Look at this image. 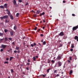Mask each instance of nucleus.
Here are the masks:
<instances>
[{
  "instance_id": "4468645a",
  "label": "nucleus",
  "mask_w": 78,
  "mask_h": 78,
  "mask_svg": "<svg viewBox=\"0 0 78 78\" xmlns=\"http://www.w3.org/2000/svg\"><path fill=\"white\" fill-rule=\"evenodd\" d=\"M20 14H19V13H17L16 15V17H19V16Z\"/></svg>"
},
{
  "instance_id": "c756f323",
  "label": "nucleus",
  "mask_w": 78,
  "mask_h": 78,
  "mask_svg": "<svg viewBox=\"0 0 78 78\" xmlns=\"http://www.w3.org/2000/svg\"><path fill=\"white\" fill-rule=\"evenodd\" d=\"M4 31L5 33H6L7 32H8V30L7 29H5Z\"/></svg>"
},
{
  "instance_id": "dca6fc26",
  "label": "nucleus",
  "mask_w": 78,
  "mask_h": 78,
  "mask_svg": "<svg viewBox=\"0 0 78 78\" xmlns=\"http://www.w3.org/2000/svg\"><path fill=\"white\" fill-rule=\"evenodd\" d=\"M13 29H14V30H16V29H17V26H14V27L13 28Z\"/></svg>"
},
{
  "instance_id": "c9c22d12",
  "label": "nucleus",
  "mask_w": 78,
  "mask_h": 78,
  "mask_svg": "<svg viewBox=\"0 0 78 78\" xmlns=\"http://www.w3.org/2000/svg\"><path fill=\"white\" fill-rule=\"evenodd\" d=\"M9 39L10 41H12V38H9Z\"/></svg>"
},
{
  "instance_id": "7c9ffc66",
  "label": "nucleus",
  "mask_w": 78,
  "mask_h": 78,
  "mask_svg": "<svg viewBox=\"0 0 78 78\" xmlns=\"http://www.w3.org/2000/svg\"><path fill=\"white\" fill-rule=\"evenodd\" d=\"M37 27H35L34 28V30H37Z\"/></svg>"
},
{
  "instance_id": "4be33fe9",
  "label": "nucleus",
  "mask_w": 78,
  "mask_h": 78,
  "mask_svg": "<svg viewBox=\"0 0 78 78\" xmlns=\"http://www.w3.org/2000/svg\"><path fill=\"white\" fill-rule=\"evenodd\" d=\"M51 69L50 68H49V69H48L47 70V72H48V73H49V70H50Z\"/></svg>"
},
{
  "instance_id": "a211bd4d",
  "label": "nucleus",
  "mask_w": 78,
  "mask_h": 78,
  "mask_svg": "<svg viewBox=\"0 0 78 78\" xmlns=\"http://www.w3.org/2000/svg\"><path fill=\"white\" fill-rule=\"evenodd\" d=\"M0 8H2V9H4L5 7H4V6L2 5H1L0 6Z\"/></svg>"
},
{
  "instance_id": "5fc2aeb1",
  "label": "nucleus",
  "mask_w": 78,
  "mask_h": 78,
  "mask_svg": "<svg viewBox=\"0 0 78 78\" xmlns=\"http://www.w3.org/2000/svg\"><path fill=\"white\" fill-rule=\"evenodd\" d=\"M6 60L7 61H8V60H9V58H6Z\"/></svg>"
},
{
  "instance_id": "f3484780",
  "label": "nucleus",
  "mask_w": 78,
  "mask_h": 78,
  "mask_svg": "<svg viewBox=\"0 0 78 78\" xmlns=\"http://www.w3.org/2000/svg\"><path fill=\"white\" fill-rule=\"evenodd\" d=\"M15 50H19V47H16L15 48Z\"/></svg>"
},
{
  "instance_id": "6ab92c4d",
  "label": "nucleus",
  "mask_w": 78,
  "mask_h": 78,
  "mask_svg": "<svg viewBox=\"0 0 78 78\" xmlns=\"http://www.w3.org/2000/svg\"><path fill=\"white\" fill-rule=\"evenodd\" d=\"M12 59H13V57H11L10 58V60L9 61H12Z\"/></svg>"
},
{
  "instance_id": "a18cd8bd",
  "label": "nucleus",
  "mask_w": 78,
  "mask_h": 78,
  "mask_svg": "<svg viewBox=\"0 0 78 78\" xmlns=\"http://www.w3.org/2000/svg\"><path fill=\"white\" fill-rule=\"evenodd\" d=\"M28 5V2H27L25 4V5L26 6H27V5Z\"/></svg>"
},
{
  "instance_id": "39448f33",
  "label": "nucleus",
  "mask_w": 78,
  "mask_h": 78,
  "mask_svg": "<svg viewBox=\"0 0 78 78\" xmlns=\"http://www.w3.org/2000/svg\"><path fill=\"white\" fill-rule=\"evenodd\" d=\"M13 3L14 5V6H15L16 7V0H14L13 1Z\"/></svg>"
},
{
  "instance_id": "423d86ee",
  "label": "nucleus",
  "mask_w": 78,
  "mask_h": 78,
  "mask_svg": "<svg viewBox=\"0 0 78 78\" xmlns=\"http://www.w3.org/2000/svg\"><path fill=\"white\" fill-rule=\"evenodd\" d=\"M4 19H8V15H5L3 16Z\"/></svg>"
},
{
  "instance_id": "58836bf2",
  "label": "nucleus",
  "mask_w": 78,
  "mask_h": 78,
  "mask_svg": "<svg viewBox=\"0 0 78 78\" xmlns=\"http://www.w3.org/2000/svg\"><path fill=\"white\" fill-rule=\"evenodd\" d=\"M41 14L42 15H44L45 14V12H42V13H41Z\"/></svg>"
},
{
  "instance_id": "8fccbe9b",
  "label": "nucleus",
  "mask_w": 78,
  "mask_h": 78,
  "mask_svg": "<svg viewBox=\"0 0 78 78\" xmlns=\"http://www.w3.org/2000/svg\"><path fill=\"white\" fill-rule=\"evenodd\" d=\"M7 14L8 15H9V14H10V12L9 11V12L7 13Z\"/></svg>"
},
{
  "instance_id": "680f3d73",
  "label": "nucleus",
  "mask_w": 78,
  "mask_h": 78,
  "mask_svg": "<svg viewBox=\"0 0 78 78\" xmlns=\"http://www.w3.org/2000/svg\"><path fill=\"white\" fill-rule=\"evenodd\" d=\"M27 70H29V69H28V67L27 68Z\"/></svg>"
},
{
  "instance_id": "338daca9",
  "label": "nucleus",
  "mask_w": 78,
  "mask_h": 78,
  "mask_svg": "<svg viewBox=\"0 0 78 78\" xmlns=\"http://www.w3.org/2000/svg\"><path fill=\"white\" fill-rule=\"evenodd\" d=\"M18 53H20V52H19V51H20L19 50H18Z\"/></svg>"
},
{
  "instance_id": "ddd939ff",
  "label": "nucleus",
  "mask_w": 78,
  "mask_h": 78,
  "mask_svg": "<svg viewBox=\"0 0 78 78\" xmlns=\"http://www.w3.org/2000/svg\"><path fill=\"white\" fill-rule=\"evenodd\" d=\"M78 38V36H75V37H74V39H75V40H76Z\"/></svg>"
},
{
  "instance_id": "2eb2a0df",
  "label": "nucleus",
  "mask_w": 78,
  "mask_h": 78,
  "mask_svg": "<svg viewBox=\"0 0 78 78\" xmlns=\"http://www.w3.org/2000/svg\"><path fill=\"white\" fill-rule=\"evenodd\" d=\"M71 48H74V44H71Z\"/></svg>"
},
{
  "instance_id": "72a5a7b5",
  "label": "nucleus",
  "mask_w": 78,
  "mask_h": 78,
  "mask_svg": "<svg viewBox=\"0 0 78 78\" xmlns=\"http://www.w3.org/2000/svg\"><path fill=\"white\" fill-rule=\"evenodd\" d=\"M4 64H8V62H4Z\"/></svg>"
},
{
  "instance_id": "a19ab883",
  "label": "nucleus",
  "mask_w": 78,
  "mask_h": 78,
  "mask_svg": "<svg viewBox=\"0 0 78 78\" xmlns=\"http://www.w3.org/2000/svg\"><path fill=\"white\" fill-rule=\"evenodd\" d=\"M62 47V45L61 44L59 46V47Z\"/></svg>"
},
{
  "instance_id": "4d7b16f0",
  "label": "nucleus",
  "mask_w": 78,
  "mask_h": 78,
  "mask_svg": "<svg viewBox=\"0 0 78 78\" xmlns=\"http://www.w3.org/2000/svg\"><path fill=\"white\" fill-rule=\"evenodd\" d=\"M57 71V70H55L54 72V73H56V71Z\"/></svg>"
},
{
  "instance_id": "e2e57ef3",
  "label": "nucleus",
  "mask_w": 78,
  "mask_h": 78,
  "mask_svg": "<svg viewBox=\"0 0 78 78\" xmlns=\"http://www.w3.org/2000/svg\"><path fill=\"white\" fill-rule=\"evenodd\" d=\"M43 41H44V40H42L41 41V42H43Z\"/></svg>"
},
{
  "instance_id": "e433bc0d",
  "label": "nucleus",
  "mask_w": 78,
  "mask_h": 78,
  "mask_svg": "<svg viewBox=\"0 0 78 78\" xmlns=\"http://www.w3.org/2000/svg\"><path fill=\"white\" fill-rule=\"evenodd\" d=\"M34 17H37V15L36 14H34Z\"/></svg>"
},
{
  "instance_id": "79ce46f5",
  "label": "nucleus",
  "mask_w": 78,
  "mask_h": 78,
  "mask_svg": "<svg viewBox=\"0 0 78 78\" xmlns=\"http://www.w3.org/2000/svg\"><path fill=\"white\" fill-rule=\"evenodd\" d=\"M40 36L41 37H43L44 35H43V34H41Z\"/></svg>"
},
{
  "instance_id": "aec40b11",
  "label": "nucleus",
  "mask_w": 78,
  "mask_h": 78,
  "mask_svg": "<svg viewBox=\"0 0 78 78\" xmlns=\"http://www.w3.org/2000/svg\"><path fill=\"white\" fill-rule=\"evenodd\" d=\"M50 60L49 59H48V64H49V63H50Z\"/></svg>"
},
{
  "instance_id": "412c9836",
  "label": "nucleus",
  "mask_w": 78,
  "mask_h": 78,
  "mask_svg": "<svg viewBox=\"0 0 78 78\" xmlns=\"http://www.w3.org/2000/svg\"><path fill=\"white\" fill-rule=\"evenodd\" d=\"M73 73V71H72V70H70L69 72V75L72 74V73Z\"/></svg>"
},
{
  "instance_id": "4c0bfd02",
  "label": "nucleus",
  "mask_w": 78,
  "mask_h": 78,
  "mask_svg": "<svg viewBox=\"0 0 78 78\" xmlns=\"http://www.w3.org/2000/svg\"><path fill=\"white\" fill-rule=\"evenodd\" d=\"M12 50V48H10L9 50H8V51H11V50Z\"/></svg>"
},
{
  "instance_id": "20e7f679",
  "label": "nucleus",
  "mask_w": 78,
  "mask_h": 78,
  "mask_svg": "<svg viewBox=\"0 0 78 78\" xmlns=\"http://www.w3.org/2000/svg\"><path fill=\"white\" fill-rule=\"evenodd\" d=\"M56 59L57 60H59V61L60 59H61V56H58Z\"/></svg>"
},
{
  "instance_id": "2f4dec72",
  "label": "nucleus",
  "mask_w": 78,
  "mask_h": 78,
  "mask_svg": "<svg viewBox=\"0 0 78 78\" xmlns=\"http://www.w3.org/2000/svg\"><path fill=\"white\" fill-rule=\"evenodd\" d=\"M3 39H0V42H2V41H3Z\"/></svg>"
},
{
  "instance_id": "052dcab7",
  "label": "nucleus",
  "mask_w": 78,
  "mask_h": 78,
  "mask_svg": "<svg viewBox=\"0 0 78 78\" xmlns=\"http://www.w3.org/2000/svg\"><path fill=\"white\" fill-rule=\"evenodd\" d=\"M43 22L44 23H45V20H43Z\"/></svg>"
},
{
  "instance_id": "a878e982",
  "label": "nucleus",
  "mask_w": 78,
  "mask_h": 78,
  "mask_svg": "<svg viewBox=\"0 0 78 78\" xmlns=\"http://www.w3.org/2000/svg\"><path fill=\"white\" fill-rule=\"evenodd\" d=\"M33 59L34 61H35V60L36 59V57H33Z\"/></svg>"
},
{
  "instance_id": "bb28decb",
  "label": "nucleus",
  "mask_w": 78,
  "mask_h": 78,
  "mask_svg": "<svg viewBox=\"0 0 78 78\" xmlns=\"http://www.w3.org/2000/svg\"><path fill=\"white\" fill-rule=\"evenodd\" d=\"M43 44V45H45V44H46V42H45V41H44Z\"/></svg>"
},
{
  "instance_id": "1a4fd4ad",
  "label": "nucleus",
  "mask_w": 78,
  "mask_h": 78,
  "mask_svg": "<svg viewBox=\"0 0 78 78\" xmlns=\"http://www.w3.org/2000/svg\"><path fill=\"white\" fill-rule=\"evenodd\" d=\"M7 5H8L7 4H4V6L5 8H8V6H7Z\"/></svg>"
},
{
  "instance_id": "774afa93",
  "label": "nucleus",
  "mask_w": 78,
  "mask_h": 78,
  "mask_svg": "<svg viewBox=\"0 0 78 78\" xmlns=\"http://www.w3.org/2000/svg\"><path fill=\"white\" fill-rule=\"evenodd\" d=\"M49 8H50V9H51L52 8L51 7H50Z\"/></svg>"
},
{
  "instance_id": "6e6552de",
  "label": "nucleus",
  "mask_w": 78,
  "mask_h": 78,
  "mask_svg": "<svg viewBox=\"0 0 78 78\" xmlns=\"http://www.w3.org/2000/svg\"><path fill=\"white\" fill-rule=\"evenodd\" d=\"M34 46H35V45H36V44L35 43H34V44H31V46L32 47H33L34 46Z\"/></svg>"
},
{
  "instance_id": "0e129e2a",
  "label": "nucleus",
  "mask_w": 78,
  "mask_h": 78,
  "mask_svg": "<svg viewBox=\"0 0 78 78\" xmlns=\"http://www.w3.org/2000/svg\"><path fill=\"white\" fill-rule=\"evenodd\" d=\"M42 16V14L41 13V14L40 15V16Z\"/></svg>"
},
{
  "instance_id": "9b49d317",
  "label": "nucleus",
  "mask_w": 78,
  "mask_h": 78,
  "mask_svg": "<svg viewBox=\"0 0 78 78\" xmlns=\"http://www.w3.org/2000/svg\"><path fill=\"white\" fill-rule=\"evenodd\" d=\"M40 13V11L39 10H37L36 12V14H39Z\"/></svg>"
},
{
  "instance_id": "b1692460",
  "label": "nucleus",
  "mask_w": 78,
  "mask_h": 78,
  "mask_svg": "<svg viewBox=\"0 0 78 78\" xmlns=\"http://www.w3.org/2000/svg\"><path fill=\"white\" fill-rule=\"evenodd\" d=\"M3 36V34L0 33V36Z\"/></svg>"
},
{
  "instance_id": "f257e3e1",
  "label": "nucleus",
  "mask_w": 78,
  "mask_h": 78,
  "mask_svg": "<svg viewBox=\"0 0 78 78\" xmlns=\"http://www.w3.org/2000/svg\"><path fill=\"white\" fill-rule=\"evenodd\" d=\"M78 28V25L77 26H74L73 27L72 30L73 31H75Z\"/></svg>"
},
{
  "instance_id": "9d476101",
  "label": "nucleus",
  "mask_w": 78,
  "mask_h": 78,
  "mask_svg": "<svg viewBox=\"0 0 78 78\" xmlns=\"http://www.w3.org/2000/svg\"><path fill=\"white\" fill-rule=\"evenodd\" d=\"M10 19H12V20H13V19H14V18L13 17V16L12 15H11L10 16Z\"/></svg>"
},
{
  "instance_id": "f03ea898",
  "label": "nucleus",
  "mask_w": 78,
  "mask_h": 78,
  "mask_svg": "<svg viewBox=\"0 0 78 78\" xmlns=\"http://www.w3.org/2000/svg\"><path fill=\"white\" fill-rule=\"evenodd\" d=\"M59 36H62L64 35V32L62 31L59 34H58Z\"/></svg>"
},
{
  "instance_id": "13d9d810",
  "label": "nucleus",
  "mask_w": 78,
  "mask_h": 78,
  "mask_svg": "<svg viewBox=\"0 0 78 78\" xmlns=\"http://www.w3.org/2000/svg\"><path fill=\"white\" fill-rule=\"evenodd\" d=\"M70 51H73V49H70Z\"/></svg>"
},
{
  "instance_id": "de8ad7c7",
  "label": "nucleus",
  "mask_w": 78,
  "mask_h": 78,
  "mask_svg": "<svg viewBox=\"0 0 78 78\" xmlns=\"http://www.w3.org/2000/svg\"><path fill=\"white\" fill-rule=\"evenodd\" d=\"M41 31V29H39L37 30V31L38 32H39V31Z\"/></svg>"
},
{
  "instance_id": "473e14b6",
  "label": "nucleus",
  "mask_w": 78,
  "mask_h": 78,
  "mask_svg": "<svg viewBox=\"0 0 78 78\" xmlns=\"http://www.w3.org/2000/svg\"><path fill=\"white\" fill-rule=\"evenodd\" d=\"M11 72L12 73H13V72H14V71L13 70V69H11Z\"/></svg>"
},
{
  "instance_id": "6e6d98bb",
  "label": "nucleus",
  "mask_w": 78,
  "mask_h": 78,
  "mask_svg": "<svg viewBox=\"0 0 78 78\" xmlns=\"http://www.w3.org/2000/svg\"><path fill=\"white\" fill-rule=\"evenodd\" d=\"M63 3H66V1H63Z\"/></svg>"
},
{
  "instance_id": "cd10ccee",
  "label": "nucleus",
  "mask_w": 78,
  "mask_h": 78,
  "mask_svg": "<svg viewBox=\"0 0 78 78\" xmlns=\"http://www.w3.org/2000/svg\"><path fill=\"white\" fill-rule=\"evenodd\" d=\"M8 41V38L7 37H5V41Z\"/></svg>"
},
{
  "instance_id": "864d4df0",
  "label": "nucleus",
  "mask_w": 78,
  "mask_h": 78,
  "mask_svg": "<svg viewBox=\"0 0 78 78\" xmlns=\"http://www.w3.org/2000/svg\"><path fill=\"white\" fill-rule=\"evenodd\" d=\"M27 65H28V66H29V65H30V63H27Z\"/></svg>"
},
{
  "instance_id": "0eeeda50",
  "label": "nucleus",
  "mask_w": 78,
  "mask_h": 78,
  "mask_svg": "<svg viewBox=\"0 0 78 78\" xmlns=\"http://www.w3.org/2000/svg\"><path fill=\"white\" fill-rule=\"evenodd\" d=\"M1 47L2 48H5L6 47V45H4L3 44H2L1 45Z\"/></svg>"
},
{
  "instance_id": "c03bdc74",
  "label": "nucleus",
  "mask_w": 78,
  "mask_h": 78,
  "mask_svg": "<svg viewBox=\"0 0 78 78\" xmlns=\"http://www.w3.org/2000/svg\"><path fill=\"white\" fill-rule=\"evenodd\" d=\"M5 23H7V22H8V21L7 20V19H6L5 20Z\"/></svg>"
},
{
  "instance_id": "f704fd0d",
  "label": "nucleus",
  "mask_w": 78,
  "mask_h": 78,
  "mask_svg": "<svg viewBox=\"0 0 78 78\" xmlns=\"http://www.w3.org/2000/svg\"><path fill=\"white\" fill-rule=\"evenodd\" d=\"M51 62L52 63H55V61L53 60H52Z\"/></svg>"
},
{
  "instance_id": "f8f14e48",
  "label": "nucleus",
  "mask_w": 78,
  "mask_h": 78,
  "mask_svg": "<svg viewBox=\"0 0 78 78\" xmlns=\"http://www.w3.org/2000/svg\"><path fill=\"white\" fill-rule=\"evenodd\" d=\"M10 33L11 36H12L13 35H14V33H13V32L11 31L10 32Z\"/></svg>"
},
{
  "instance_id": "ea45409f",
  "label": "nucleus",
  "mask_w": 78,
  "mask_h": 78,
  "mask_svg": "<svg viewBox=\"0 0 78 78\" xmlns=\"http://www.w3.org/2000/svg\"><path fill=\"white\" fill-rule=\"evenodd\" d=\"M17 52V51L15 50L14 51V53H16Z\"/></svg>"
},
{
  "instance_id": "bf43d9fd",
  "label": "nucleus",
  "mask_w": 78,
  "mask_h": 78,
  "mask_svg": "<svg viewBox=\"0 0 78 78\" xmlns=\"http://www.w3.org/2000/svg\"><path fill=\"white\" fill-rule=\"evenodd\" d=\"M28 62H30V59L28 60Z\"/></svg>"
},
{
  "instance_id": "603ef678",
  "label": "nucleus",
  "mask_w": 78,
  "mask_h": 78,
  "mask_svg": "<svg viewBox=\"0 0 78 78\" xmlns=\"http://www.w3.org/2000/svg\"><path fill=\"white\" fill-rule=\"evenodd\" d=\"M56 76H59V74H58L56 75Z\"/></svg>"
},
{
  "instance_id": "09e8293b",
  "label": "nucleus",
  "mask_w": 78,
  "mask_h": 78,
  "mask_svg": "<svg viewBox=\"0 0 78 78\" xmlns=\"http://www.w3.org/2000/svg\"><path fill=\"white\" fill-rule=\"evenodd\" d=\"M3 51V49H1V51L2 52Z\"/></svg>"
},
{
  "instance_id": "3c124183",
  "label": "nucleus",
  "mask_w": 78,
  "mask_h": 78,
  "mask_svg": "<svg viewBox=\"0 0 78 78\" xmlns=\"http://www.w3.org/2000/svg\"><path fill=\"white\" fill-rule=\"evenodd\" d=\"M72 16H75V14H72Z\"/></svg>"
},
{
  "instance_id": "69168bd1",
  "label": "nucleus",
  "mask_w": 78,
  "mask_h": 78,
  "mask_svg": "<svg viewBox=\"0 0 78 78\" xmlns=\"http://www.w3.org/2000/svg\"><path fill=\"white\" fill-rule=\"evenodd\" d=\"M44 28H45V27H43V29H44Z\"/></svg>"
},
{
  "instance_id": "393cba45",
  "label": "nucleus",
  "mask_w": 78,
  "mask_h": 78,
  "mask_svg": "<svg viewBox=\"0 0 78 78\" xmlns=\"http://www.w3.org/2000/svg\"><path fill=\"white\" fill-rule=\"evenodd\" d=\"M0 18L2 20H3V19H4V18L3 16H2L0 17Z\"/></svg>"
},
{
  "instance_id": "5701e85b",
  "label": "nucleus",
  "mask_w": 78,
  "mask_h": 78,
  "mask_svg": "<svg viewBox=\"0 0 78 78\" xmlns=\"http://www.w3.org/2000/svg\"><path fill=\"white\" fill-rule=\"evenodd\" d=\"M43 77H44V78H45V76H46L47 74H45L44 75V74L42 75Z\"/></svg>"
},
{
  "instance_id": "7ed1b4c3",
  "label": "nucleus",
  "mask_w": 78,
  "mask_h": 78,
  "mask_svg": "<svg viewBox=\"0 0 78 78\" xmlns=\"http://www.w3.org/2000/svg\"><path fill=\"white\" fill-rule=\"evenodd\" d=\"M58 64V66L59 67H61L62 66V63L60 61H58L57 62Z\"/></svg>"
},
{
  "instance_id": "49530a36",
  "label": "nucleus",
  "mask_w": 78,
  "mask_h": 78,
  "mask_svg": "<svg viewBox=\"0 0 78 78\" xmlns=\"http://www.w3.org/2000/svg\"><path fill=\"white\" fill-rule=\"evenodd\" d=\"M12 44H13V45H15V43H14V42H13L12 43Z\"/></svg>"
},
{
  "instance_id": "c85d7f7f",
  "label": "nucleus",
  "mask_w": 78,
  "mask_h": 78,
  "mask_svg": "<svg viewBox=\"0 0 78 78\" xmlns=\"http://www.w3.org/2000/svg\"><path fill=\"white\" fill-rule=\"evenodd\" d=\"M22 2V0H18V2L19 3H21Z\"/></svg>"
},
{
  "instance_id": "37998d69",
  "label": "nucleus",
  "mask_w": 78,
  "mask_h": 78,
  "mask_svg": "<svg viewBox=\"0 0 78 78\" xmlns=\"http://www.w3.org/2000/svg\"><path fill=\"white\" fill-rule=\"evenodd\" d=\"M69 59H70V61H72V57H69Z\"/></svg>"
}]
</instances>
